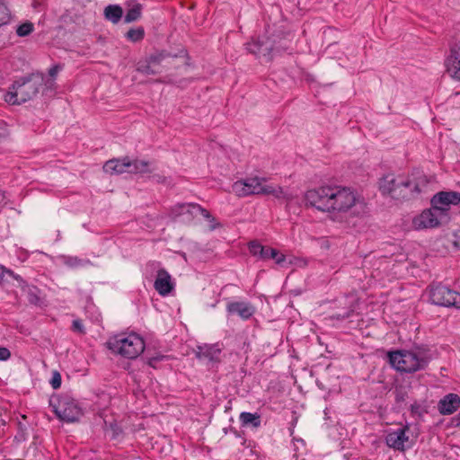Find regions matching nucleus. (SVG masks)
<instances>
[{"instance_id": "1", "label": "nucleus", "mask_w": 460, "mask_h": 460, "mask_svg": "<svg viewBox=\"0 0 460 460\" xmlns=\"http://www.w3.org/2000/svg\"><path fill=\"white\" fill-rule=\"evenodd\" d=\"M305 198L308 205L329 213L332 220L340 223L349 224V217H360L367 213L364 200L347 187L323 186L307 190Z\"/></svg>"}, {"instance_id": "2", "label": "nucleus", "mask_w": 460, "mask_h": 460, "mask_svg": "<svg viewBox=\"0 0 460 460\" xmlns=\"http://www.w3.org/2000/svg\"><path fill=\"white\" fill-rule=\"evenodd\" d=\"M387 358L390 365L394 369L407 374L424 370L431 358L429 350L424 347L389 351Z\"/></svg>"}, {"instance_id": "3", "label": "nucleus", "mask_w": 460, "mask_h": 460, "mask_svg": "<svg viewBox=\"0 0 460 460\" xmlns=\"http://www.w3.org/2000/svg\"><path fill=\"white\" fill-rule=\"evenodd\" d=\"M232 189L238 197L270 195L279 200L286 202H289L295 198L292 193L280 186L267 184L266 178L261 177L237 181L233 184Z\"/></svg>"}, {"instance_id": "4", "label": "nucleus", "mask_w": 460, "mask_h": 460, "mask_svg": "<svg viewBox=\"0 0 460 460\" xmlns=\"http://www.w3.org/2000/svg\"><path fill=\"white\" fill-rule=\"evenodd\" d=\"M45 83V77L41 74H33L15 81L4 95V101L12 105L22 104L33 99Z\"/></svg>"}, {"instance_id": "5", "label": "nucleus", "mask_w": 460, "mask_h": 460, "mask_svg": "<svg viewBox=\"0 0 460 460\" xmlns=\"http://www.w3.org/2000/svg\"><path fill=\"white\" fill-rule=\"evenodd\" d=\"M107 345L112 352L129 359L137 358L145 349L143 338L134 332L118 334Z\"/></svg>"}, {"instance_id": "6", "label": "nucleus", "mask_w": 460, "mask_h": 460, "mask_svg": "<svg viewBox=\"0 0 460 460\" xmlns=\"http://www.w3.org/2000/svg\"><path fill=\"white\" fill-rule=\"evenodd\" d=\"M400 190L395 191V199H415L426 193L428 190L429 180L425 175L414 177H402L399 181Z\"/></svg>"}, {"instance_id": "7", "label": "nucleus", "mask_w": 460, "mask_h": 460, "mask_svg": "<svg viewBox=\"0 0 460 460\" xmlns=\"http://www.w3.org/2000/svg\"><path fill=\"white\" fill-rule=\"evenodd\" d=\"M57 402L53 399L50 400V405L57 417L66 422H75L78 420L81 415V410L75 401L67 398H58Z\"/></svg>"}, {"instance_id": "8", "label": "nucleus", "mask_w": 460, "mask_h": 460, "mask_svg": "<svg viewBox=\"0 0 460 460\" xmlns=\"http://www.w3.org/2000/svg\"><path fill=\"white\" fill-rule=\"evenodd\" d=\"M429 299L434 305L460 308V293L443 285H436L430 288Z\"/></svg>"}, {"instance_id": "9", "label": "nucleus", "mask_w": 460, "mask_h": 460, "mask_svg": "<svg viewBox=\"0 0 460 460\" xmlns=\"http://www.w3.org/2000/svg\"><path fill=\"white\" fill-rule=\"evenodd\" d=\"M443 215L440 209L432 205V208L422 211L412 220V226L415 229L432 228L439 225V216Z\"/></svg>"}, {"instance_id": "10", "label": "nucleus", "mask_w": 460, "mask_h": 460, "mask_svg": "<svg viewBox=\"0 0 460 460\" xmlns=\"http://www.w3.org/2000/svg\"><path fill=\"white\" fill-rule=\"evenodd\" d=\"M408 430L409 427L404 426L389 432L385 437L386 445L394 450L400 452L405 451L407 447H411V444L409 443V436H407Z\"/></svg>"}, {"instance_id": "11", "label": "nucleus", "mask_w": 460, "mask_h": 460, "mask_svg": "<svg viewBox=\"0 0 460 460\" xmlns=\"http://www.w3.org/2000/svg\"><path fill=\"white\" fill-rule=\"evenodd\" d=\"M247 50L259 57L264 58L266 61L271 59V52L273 50L272 41L268 38L252 40L251 42L246 44Z\"/></svg>"}, {"instance_id": "12", "label": "nucleus", "mask_w": 460, "mask_h": 460, "mask_svg": "<svg viewBox=\"0 0 460 460\" xmlns=\"http://www.w3.org/2000/svg\"><path fill=\"white\" fill-rule=\"evenodd\" d=\"M446 66L450 76L460 81V40L452 46Z\"/></svg>"}, {"instance_id": "13", "label": "nucleus", "mask_w": 460, "mask_h": 460, "mask_svg": "<svg viewBox=\"0 0 460 460\" xmlns=\"http://www.w3.org/2000/svg\"><path fill=\"white\" fill-rule=\"evenodd\" d=\"M460 202V193L457 191H440L431 199V203L443 214L446 208L444 206L456 205Z\"/></svg>"}, {"instance_id": "14", "label": "nucleus", "mask_w": 460, "mask_h": 460, "mask_svg": "<svg viewBox=\"0 0 460 460\" xmlns=\"http://www.w3.org/2000/svg\"><path fill=\"white\" fill-rule=\"evenodd\" d=\"M154 287L158 294L164 296L170 294L173 289L174 284L172 277L164 269L158 270Z\"/></svg>"}, {"instance_id": "15", "label": "nucleus", "mask_w": 460, "mask_h": 460, "mask_svg": "<svg viewBox=\"0 0 460 460\" xmlns=\"http://www.w3.org/2000/svg\"><path fill=\"white\" fill-rule=\"evenodd\" d=\"M221 348L217 344L199 345L194 349L196 357L200 360L218 361Z\"/></svg>"}, {"instance_id": "16", "label": "nucleus", "mask_w": 460, "mask_h": 460, "mask_svg": "<svg viewBox=\"0 0 460 460\" xmlns=\"http://www.w3.org/2000/svg\"><path fill=\"white\" fill-rule=\"evenodd\" d=\"M172 212L175 216H180L184 213H190L191 215L200 214L203 217L208 220L214 221L215 218L211 216L208 210L203 208L198 204L189 203V204H177L172 209Z\"/></svg>"}, {"instance_id": "17", "label": "nucleus", "mask_w": 460, "mask_h": 460, "mask_svg": "<svg viewBox=\"0 0 460 460\" xmlns=\"http://www.w3.org/2000/svg\"><path fill=\"white\" fill-rule=\"evenodd\" d=\"M129 168H131V160L127 156L121 159H111L103 165V171L110 174L128 172Z\"/></svg>"}, {"instance_id": "18", "label": "nucleus", "mask_w": 460, "mask_h": 460, "mask_svg": "<svg viewBox=\"0 0 460 460\" xmlns=\"http://www.w3.org/2000/svg\"><path fill=\"white\" fill-rule=\"evenodd\" d=\"M403 176L395 177L394 174L384 176L379 182V189L383 194H387L395 199V191L400 190L399 181H402Z\"/></svg>"}, {"instance_id": "19", "label": "nucleus", "mask_w": 460, "mask_h": 460, "mask_svg": "<svg viewBox=\"0 0 460 460\" xmlns=\"http://www.w3.org/2000/svg\"><path fill=\"white\" fill-rule=\"evenodd\" d=\"M226 310L231 314H238L242 319L247 320L255 313L254 307L246 302H229Z\"/></svg>"}, {"instance_id": "20", "label": "nucleus", "mask_w": 460, "mask_h": 460, "mask_svg": "<svg viewBox=\"0 0 460 460\" xmlns=\"http://www.w3.org/2000/svg\"><path fill=\"white\" fill-rule=\"evenodd\" d=\"M460 407V397L456 394L445 395L438 404V411L442 415L454 413Z\"/></svg>"}, {"instance_id": "21", "label": "nucleus", "mask_w": 460, "mask_h": 460, "mask_svg": "<svg viewBox=\"0 0 460 460\" xmlns=\"http://www.w3.org/2000/svg\"><path fill=\"white\" fill-rule=\"evenodd\" d=\"M239 420L243 427L259 428L261 424V415L243 411L240 414Z\"/></svg>"}, {"instance_id": "22", "label": "nucleus", "mask_w": 460, "mask_h": 460, "mask_svg": "<svg viewBox=\"0 0 460 460\" xmlns=\"http://www.w3.org/2000/svg\"><path fill=\"white\" fill-rule=\"evenodd\" d=\"M123 15L122 8L118 4H110L104 9V17L112 23H118Z\"/></svg>"}, {"instance_id": "23", "label": "nucleus", "mask_w": 460, "mask_h": 460, "mask_svg": "<svg viewBox=\"0 0 460 460\" xmlns=\"http://www.w3.org/2000/svg\"><path fill=\"white\" fill-rule=\"evenodd\" d=\"M61 260L66 266L71 269L83 268L91 264L90 260L81 259L76 256L64 255Z\"/></svg>"}, {"instance_id": "24", "label": "nucleus", "mask_w": 460, "mask_h": 460, "mask_svg": "<svg viewBox=\"0 0 460 460\" xmlns=\"http://www.w3.org/2000/svg\"><path fill=\"white\" fill-rule=\"evenodd\" d=\"M150 163L143 160H134L131 161V168H129V173H147L151 172L149 168Z\"/></svg>"}, {"instance_id": "25", "label": "nucleus", "mask_w": 460, "mask_h": 460, "mask_svg": "<svg viewBox=\"0 0 460 460\" xmlns=\"http://www.w3.org/2000/svg\"><path fill=\"white\" fill-rule=\"evenodd\" d=\"M142 5L140 4H134L127 12L124 21L127 23L138 20L141 16Z\"/></svg>"}, {"instance_id": "26", "label": "nucleus", "mask_w": 460, "mask_h": 460, "mask_svg": "<svg viewBox=\"0 0 460 460\" xmlns=\"http://www.w3.org/2000/svg\"><path fill=\"white\" fill-rule=\"evenodd\" d=\"M261 259H273L277 264H281L283 261H285L286 257L284 254L279 253L278 250L265 246V253L262 254Z\"/></svg>"}, {"instance_id": "27", "label": "nucleus", "mask_w": 460, "mask_h": 460, "mask_svg": "<svg viewBox=\"0 0 460 460\" xmlns=\"http://www.w3.org/2000/svg\"><path fill=\"white\" fill-rule=\"evenodd\" d=\"M23 289L27 292L28 301L31 304L37 305L40 302L39 289L36 287L26 285Z\"/></svg>"}, {"instance_id": "28", "label": "nucleus", "mask_w": 460, "mask_h": 460, "mask_svg": "<svg viewBox=\"0 0 460 460\" xmlns=\"http://www.w3.org/2000/svg\"><path fill=\"white\" fill-rule=\"evenodd\" d=\"M145 31L142 27H138L136 29H130L127 32V39L130 41L137 42L141 40L144 38Z\"/></svg>"}, {"instance_id": "29", "label": "nucleus", "mask_w": 460, "mask_h": 460, "mask_svg": "<svg viewBox=\"0 0 460 460\" xmlns=\"http://www.w3.org/2000/svg\"><path fill=\"white\" fill-rule=\"evenodd\" d=\"M249 251L253 256H258L261 259L262 254L265 253V246L261 245L258 241H252L249 243Z\"/></svg>"}, {"instance_id": "30", "label": "nucleus", "mask_w": 460, "mask_h": 460, "mask_svg": "<svg viewBox=\"0 0 460 460\" xmlns=\"http://www.w3.org/2000/svg\"><path fill=\"white\" fill-rule=\"evenodd\" d=\"M33 29H34L33 23L27 22H24L17 27L16 33L20 37H25V36H28L29 34H31L33 31Z\"/></svg>"}, {"instance_id": "31", "label": "nucleus", "mask_w": 460, "mask_h": 460, "mask_svg": "<svg viewBox=\"0 0 460 460\" xmlns=\"http://www.w3.org/2000/svg\"><path fill=\"white\" fill-rule=\"evenodd\" d=\"M10 21V13L7 6L0 2V27Z\"/></svg>"}, {"instance_id": "32", "label": "nucleus", "mask_w": 460, "mask_h": 460, "mask_svg": "<svg viewBox=\"0 0 460 460\" xmlns=\"http://www.w3.org/2000/svg\"><path fill=\"white\" fill-rule=\"evenodd\" d=\"M5 275H8L15 279H20V276L14 274L13 271H12L11 270H8L6 268H4V266H0V284L4 283L5 281L4 279V277Z\"/></svg>"}, {"instance_id": "33", "label": "nucleus", "mask_w": 460, "mask_h": 460, "mask_svg": "<svg viewBox=\"0 0 460 460\" xmlns=\"http://www.w3.org/2000/svg\"><path fill=\"white\" fill-rule=\"evenodd\" d=\"M50 385L53 387V389H58L61 385V375L55 371L52 375V378L50 380Z\"/></svg>"}, {"instance_id": "34", "label": "nucleus", "mask_w": 460, "mask_h": 460, "mask_svg": "<svg viewBox=\"0 0 460 460\" xmlns=\"http://www.w3.org/2000/svg\"><path fill=\"white\" fill-rule=\"evenodd\" d=\"M167 57H169V54L162 52L157 55L151 56L149 62L153 64H160Z\"/></svg>"}, {"instance_id": "35", "label": "nucleus", "mask_w": 460, "mask_h": 460, "mask_svg": "<svg viewBox=\"0 0 460 460\" xmlns=\"http://www.w3.org/2000/svg\"><path fill=\"white\" fill-rule=\"evenodd\" d=\"M72 330L81 334L85 333L84 327L80 320H74L72 323Z\"/></svg>"}, {"instance_id": "36", "label": "nucleus", "mask_w": 460, "mask_h": 460, "mask_svg": "<svg viewBox=\"0 0 460 460\" xmlns=\"http://www.w3.org/2000/svg\"><path fill=\"white\" fill-rule=\"evenodd\" d=\"M11 357V352L7 348H0V360H7Z\"/></svg>"}, {"instance_id": "37", "label": "nucleus", "mask_w": 460, "mask_h": 460, "mask_svg": "<svg viewBox=\"0 0 460 460\" xmlns=\"http://www.w3.org/2000/svg\"><path fill=\"white\" fill-rule=\"evenodd\" d=\"M164 358V356H162V355L149 358H148V364H149V366H151L153 367H156V363L161 361Z\"/></svg>"}, {"instance_id": "38", "label": "nucleus", "mask_w": 460, "mask_h": 460, "mask_svg": "<svg viewBox=\"0 0 460 460\" xmlns=\"http://www.w3.org/2000/svg\"><path fill=\"white\" fill-rule=\"evenodd\" d=\"M164 358V356H162V355L149 358H148V364H149V366H151L153 367H156V363L161 361Z\"/></svg>"}, {"instance_id": "39", "label": "nucleus", "mask_w": 460, "mask_h": 460, "mask_svg": "<svg viewBox=\"0 0 460 460\" xmlns=\"http://www.w3.org/2000/svg\"><path fill=\"white\" fill-rule=\"evenodd\" d=\"M59 70H60L59 66H54L50 67V69L49 70V75L51 77H55Z\"/></svg>"}, {"instance_id": "40", "label": "nucleus", "mask_w": 460, "mask_h": 460, "mask_svg": "<svg viewBox=\"0 0 460 460\" xmlns=\"http://www.w3.org/2000/svg\"><path fill=\"white\" fill-rule=\"evenodd\" d=\"M138 70L141 71L142 73H145L147 75L155 74V71L153 69H151V66L149 65L146 66L144 67H139Z\"/></svg>"}, {"instance_id": "41", "label": "nucleus", "mask_w": 460, "mask_h": 460, "mask_svg": "<svg viewBox=\"0 0 460 460\" xmlns=\"http://www.w3.org/2000/svg\"><path fill=\"white\" fill-rule=\"evenodd\" d=\"M453 422L456 426L460 425V412L453 419Z\"/></svg>"}, {"instance_id": "42", "label": "nucleus", "mask_w": 460, "mask_h": 460, "mask_svg": "<svg viewBox=\"0 0 460 460\" xmlns=\"http://www.w3.org/2000/svg\"><path fill=\"white\" fill-rule=\"evenodd\" d=\"M456 246L460 248V232L456 234V239L455 241Z\"/></svg>"}, {"instance_id": "43", "label": "nucleus", "mask_w": 460, "mask_h": 460, "mask_svg": "<svg viewBox=\"0 0 460 460\" xmlns=\"http://www.w3.org/2000/svg\"><path fill=\"white\" fill-rule=\"evenodd\" d=\"M396 400H397V401L403 400V395H402V394H396Z\"/></svg>"}, {"instance_id": "44", "label": "nucleus", "mask_w": 460, "mask_h": 460, "mask_svg": "<svg viewBox=\"0 0 460 460\" xmlns=\"http://www.w3.org/2000/svg\"><path fill=\"white\" fill-rule=\"evenodd\" d=\"M418 408H419L418 405H415V404L411 405V411L415 412L418 410Z\"/></svg>"}, {"instance_id": "45", "label": "nucleus", "mask_w": 460, "mask_h": 460, "mask_svg": "<svg viewBox=\"0 0 460 460\" xmlns=\"http://www.w3.org/2000/svg\"><path fill=\"white\" fill-rule=\"evenodd\" d=\"M349 314L348 313V314H344L342 316L338 315L337 318H340V317L346 318V317H349Z\"/></svg>"}]
</instances>
